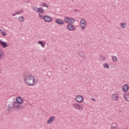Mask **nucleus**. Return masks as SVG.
Listing matches in <instances>:
<instances>
[{
  "label": "nucleus",
  "mask_w": 129,
  "mask_h": 129,
  "mask_svg": "<svg viewBox=\"0 0 129 129\" xmlns=\"http://www.w3.org/2000/svg\"><path fill=\"white\" fill-rule=\"evenodd\" d=\"M24 82L27 84V85H29L30 86H33V84L30 83L29 81L32 80V76L30 75V73H26L24 74L23 76Z\"/></svg>",
  "instance_id": "1"
},
{
  "label": "nucleus",
  "mask_w": 129,
  "mask_h": 129,
  "mask_svg": "<svg viewBox=\"0 0 129 129\" xmlns=\"http://www.w3.org/2000/svg\"><path fill=\"white\" fill-rule=\"evenodd\" d=\"M87 25V23L84 19H82L80 21V27L83 31H84L85 26Z\"/></svg>",
  "instance_id": "2"
},
{
  "label": "nucleus",
  "mask_w": 129,
  "mask_h": 129,
  "mask_svg": "<svg viewBox=\"0 0 129 129\" xmlns=\"http://www.w3.org/2000/svg\"><path fill=\"white\" fill-rule=\"evenodd\" d=\"M64 21L70 24H72L75 22V19L69 17H65Z\"/></svg>",
  "instance_id": "3"
},
{
  "label": "nucleus",
  "mask_w": 129,
  "mask_h": 129,
  "mask_svg": "<svg viewBox=\"0 0 129 129\" xmlns=\"http://www.w3.org/2000/svg\"><path fill=\"white\" fill-rule=\"evenodd\" d=\"M73 106L74 108H75V109H77V110H80V111L83 110V108L82 107V106L77 103L73 104Z\"/></svg>",
  "instance_id": "4"
},
{
  "label": "nucleus",
  "mask_w": 129,
  "mask_h": 129,
  "mask_svg": "<svg viewBox=\"0 0 129 129\" xmlns=\"http://www.w3.org/2000/svg\"><path fill=\"white\" fill-rule=\"evenodd\" d=\"M75 100H76L77 102H79L80 103H81V102H83L84 99L83 98V97L82 96L78 95L76 97Z\"/></svg>",
  "instance_id": "5"
},
{
  "label": "nucleus",
  "mask_w": 129,
  "mask_h": 129,
  "mask_svg": "<svg viewBox=\"0 0 129 129\" xmlns=\"http://www.w3.org/2000/svg\"><path fill=\"white\" fill-rule=\"evenodd\" d=\"M67 28L69 31H74L75 29V27H74V25L72 24H68L67 26Z\"/></svg>",
  "instance_id": "6"
},
{
  "label": "nucleus",
  "mask_w": 129,
  "mask_h": 129,
  "mask_svg": "<svg viewBox=\"0 0 129 129\" xmlns=\"http://www.w3.org/2000/svg\"><path fill=\"white\" fill-rule=\"evenodd\" d=\"M44 21L47 23H51L52 22V18L49 16H44Z\"/></svg>",
  "instance_id": "7"
},
{
  "label": "nucleus",
  "mask_w": 129,
  "mask_h": 129,
  "mask_svg": "<svg viewBox=\"0 0 129 129\" xmlns=\"http://www.w3.org/2000/svg\"><path fill=\"white\" fill-rule=\"evenodd\" d=\"M13 105L14 106V107H16L17 108H18L19 109H21L22 108V106L20 105V104H18L17 102H14L13 103Z\"/></svg>",
  "instance_id": "8"
},
{
  "label": "nucleus",
  "mask_w": 129,
  "mask_h": 129,
  "mask_svg": "<svg viewBox=\"0 0 129 129\" xmlns=\"http://www.w3.org/2000/svg\"><path fill=\"white\" fill-rule=\"evenodd\" d=\"M55 119V116H52L49 118V119L47 121V124H50Z\"/></svg>",
  "instance_id": "9"
},
{
  "label": "nucleus",
  "mask_w": 129,
  "mask_h": 129,
  "mask_svg": "<svg viewBox=\"0 0 129 129\" xmlns=\"http://www.w3.org/2000/svg\"><path fill=\"white\" fill-rule=\"evenodd\" d=\"M122 89L124 92H126V91L128 90V85H123L122 86Z\"/></svg>",
  "instance_id": "10"
},
{
  "label": "nucleus",
  "mask_w": 129,
  "mask_h": 129,
  "mask_svg": "<svg viewBox=\"0 0 129 129\" xmlns=\"http://www.w3.org/2000/svg\"><path fill=\"white\" fill-rule=\"evenodd\" d=\"M0 44L3 47V48H7L8 47V44L7 42H3L2 40H0Z\"/></svg>",
  "instance_id": "11"
},
{
  "label": "nucleus",
  "mask_w": 129,
  "mask_h": 129,
  "mask_svg": "<svg viewBox=\"0 0 129 129\" xmlns=\"http://www.w3.org/2000/svg\"><path fill=\"white\" fill-rule=\"evenodd\" d=\"M111 97L113 100H118V96L116 94H112Z\"/></svg>",
  "instance_id": "12"
},
{
  "label": "nucleus",
  "mask_w": 129,
  "mask_h": 129,
  "mask_svg": "<svg viewBox=\"0 0 129 129\" xmlns=\"http://www.w3.org/2000/svg\"><path fill=\"white\" fill-rule=\"evenodd\" d=\"M16 101L18 104H21V103L23 102V99H22V98L20 97H18L16 98Z\"/></svg>",
  "instance_id": "13"
},
{
  "label": "nucleus",
  "mask_w": 129,
  "mask_h": 129,
  "mask_svg": "<svg viewBox=\"0 0 129 129\" xmlns=\"http://www.w3.org/2000/svg\"><path fill=\"white\" fill-rule=\"evenodd\" d=\"M55 23L58 25H64V22L60 19H56L55 20Z\"/></svg>",
  "instance_id": "14"
},
{
  "label": "nucleus",
  "mask_w": 129,
  "mask_h": 129,
  "mask_svg": "<svg viewBox=\"0 0 129 129\" xmlns=\"http://www.w3.org/2000/svg\"><path fill=\"white\" fill-rule=\"evenodd\" d=\"M37 13H39L40 14H44V10L42 8H39Z\"/></svg>",
  "instance_id": "15"
},
{
  "label": "nucleus",
  "mask_w": 129,
  "mask_h": 129,
  "mask_svg": "<svg viewBox=\"0 0 129 129\" xmlns=\"http://www.w3.org/2000/svg\"><path fill=\"white\" fill-rule=\"evenodd\" d=\"M15 13H16V15H21V14L24 13V11L23 10H19L16 11Z\"/></svg>",
  "instance_id": "16"
},
{
  "label": "nucleus",
  "mask_w": 129,
  "mask_h": 129,
  "mask_svg": "<svg viewBox=\"0 0 129 129\" xmlns=\"http://www.w3.org/2000/svg\"><path fill=\"white\" fill-rule=\"evenodd\" d=\"M38 44H40L41 45V47H42V48H45V44H44L43 41H38Z\"/></svg>",
  "instance_id": "17"
},
{
  "label": "nucleus",
  "mask_w": 129,
  "mask_h": 129,
  "mask_svg": "<svg viewBox=\"0 0 129 129\" xmlns=\"http://www.w3.org/2000/svg\"><path fill=\"white\" fill-rule=\"evenodd\" d=\"M124 99L129 102V95L125 94L124 96Z\"/></svg>",
  "instance_id": "18"
},
{
  "label": "nucleus",
  "mask_w": 129,
  "mask_h": 129,
  "mask_svg": "<svg viewBox=\"0 0 129 129\" xmlns=\"http://www.w3.org/2000/svg\"><path fill=\"white\" fill-rule=\"evenodd\" d=\"M120 26L122 29H124L126 27V24L125 23H121Z\"/></svg>",
  "instance_id": "19"
},
{
  "label": "nucleus",
  "mask_w": 129,
  "mask_h": 129,
  "mask_svg": "<svg viewBox=\"0 0 129 129\" xmlns=\"http://www.w3.org/2000/svg\"><path fill=\"white\" fill-rule=\"evenodd\" d=\"M24 17L23 16H21L19 18V22H21V23H23V22L24 21Z\"/></svg>",
  "instance_id": "20"
},
{
  "label": "nucleus",
  "mask_w": 129,
  "mask_h": 129,
  "mask_svg": "<svg viewBox=\"0 0 129 129\" xmlns=\"http://www.w3.org/2000/svg\"><path fill=\"white\" fill-rule=\"evenodd\" d=\"M42 7H45L46 8H49V6L47 5V3H43L41 5Z\"/></svg>",
  "instance_id": "21"
},
{
  "label": "nucleus",
  "mask_w": 129,
  "mask_h": 129,
  "mask_svg": "<svg viewBox=\"0 0 129 129\" xmlns=\"http://www.w3.org/2000/svg\"><path fill=\"white\" fill-rule=\"evenodd\" d=\"M39 17L41 20H45V16L41 15L40 14H39Z\"/></svg>",
  "instance_id": "22"
},
{
  "label": "nucleus",
  "mask_w": 129,
  "mask_h": 129,
  "mask_svg": "<svg viewBox=\"0 0 129 129\" xmlns=\"http://www.w3.org/2000/svg\"><path fill=\"white\" fill-rule=\"evenodd\" d=\"M104 68H106L107 69H108L109 68V66L108 64L105 63L103 65Z\"/></svg>",
  "instance_id": "23"
},
{
  "label": "nucleus",
  "mask_w": 129,
  "mask_h": 129,
  "mask_svg": "<svg viewBox=\"0 0 129 129\" xmlns=\"http://www.w3.org/2000/svg\"><path fill=\"white\" fill-rule=\"evenodd\" d=\"M33 85H35V84H37V81L35 80V79H33Z\"/></svg>",
  "instance_id": "24"
},
{
  "label": "nucleus",
  "mask_w": 129,
  "mask_h": 129,
  "mask_svg": "<svg viewBox=\"0 0 129 129\" xmlns=\"http://www.w3.org/2000/svg\"><path fill=\"white\" fill-rule=\"evenodd\" d=\"M112 58H113V60L114 61V62H115V61L117 60V58H116V56H113Z\"/></svg>",
  "instance_id": "25"
},
{
  "label": "nucleus",
  "mask_w": 129,
  "mask_h": 129,
  "mask_svg": "<svg viewBox=\"0 0 129 129\" xmlns=\"http://www.w3.org/2000/svg\"><path fill=\"white\" fill-rule=\"evenodd\" d=\"M33 10L34 11H35V12H37V13H38V10H39V8H38L37 7H35L34 8H33Z\"/></svg>",
  "instance_id": "26"
},
{
  "label": "nucleus",
  "mask_w": 129,
  "mask_h": 129,
  "mask_svg": "<svg viewBox=\"0 0 129 129\" xmlns=\"http://www.w3.org/2000/svg\"><path fill=\"white\" fill-rule=\"evenodd\" d=\"M2 34L3 36H7V33L5 31L2 32Z\"/></svg>",
  "instance_id": "27"
},
{
  "label": "nucleus",
  "mask_w": 129,
  "mask_h": 129,
  "mask_svg": "<svg viewBox=\"0 0 129 129\" xmlns=\"http://www.w3.org/2000/svg\"><path fill=\"white\" fill-rule=\"evenodd\" d=\"M3 57V54L2 53V51H0V59H2Z\"/></svg>",
  "instance_id": "28"
},
{
  "label": "nucleus",
  "mask_w": 129,
  "mask_h": 129,
  "mask_svg": "<svg viewBox=\"0 0 129 129\" xmlns=\"http://www.w3.org/2000/svg\"><path fill=\"white\" fill-rule=\"evenodd\" d=\"M115 128H116V127H115L114 126H111V129H115Z\"/></svg>",
  "instance_id": "29"
},
{
  "label": "nucleus",
  "mask_w": 129,
  "mask_h": 129,
  "mask_svg": "<svg viewBox=\"0 0 129 129\" xmlns=\"http://www.w3.org/2000/svg\"><path fill=\"white\" fill-rule=\"evenodd\" d=\"M12 16L15 17V16H17V14H16V13L14 12V13L12 14Z\"/></svg>",
  "instance_id": "30"
},
{
  "label": "nucleus",
  "mask_w": 129,
  "mask_h": 129,
  "mask_svg": "<svg viewBox=\"0 0 129 129\" xmlns=\"http://www.w3.org/2000/svg\"><path fill=\"white\" fill-rule=\"evenodd\" d=\"M11 108H12V107H10V108H8L7 109V110H8V111H10V109H11Z\"/></svg>",
  "instance_id": "31"
},
{
  "label": "nucleus",
  "mask_w": 129,
  "mask_h": 129,
  "mask_svg": "<svg viewBox=\"0 0 129 129\" xmlns=\"http://www.w3.org/2000/svg\"><path fill=\"white\" fill-rule=\"evenodd\" d=\"M47 74H51V72H48Z\"/></svg>",
  "instance_id": "32"
},
{
  "label": "nucleus",
  "mask_w": 129,
  "mask_h": 129,
  "mask_svg": "<svg viewBox=\"0 0 129 129\" xmlns=\"http://www.w3.org/2000/svg\"><path fill=\"white\" fill-rule=\"evenodd\" d=\"M92 100H93V101H95V99L92 98Z\"/></svg>",
  "instance_id": "33"
},
{
  "label": "nucleus",
  "mask_w": 129,
  "mask_h": 129,
  "mask_svg": "<svg viewBox=\"0 0 129 129\" xmlns=\"http://www.w3.org/2000/svg\"><path fill=\"white\" fill-rule=\"evenodd\" d=\"M126 94L127 95H129V92H127Z\"/></svg>",
  "instance_id": "34"
},
{
  "label": "nucleus",
  "mask_w": 129,
  "mask_h": 129,
  "mask_svg": "<svg viewBox=\"0 0 129 129\" xmlns=\"http://www.w3.org/2000/svg\"><path fill=\"white\" fill-rule=\"evenodd\" d=\"M8 108H10V107H10V105H8Z\"/></svg>",
  "instance_id": "35"
},
{
  "label": "nucleus",
  "mask_w": 129,
  "mask_h": 129,
  "mask_svg": "<svg viewBox=\"0 0 129 129\" xmlns=\"http://www.w3.org/2000/svg\"><path fill=\"white\" fill-rule=\"evenodd\" d=\"M74 12H77V10H75Z\"/></svg>",
  "instance_id": "36"
},
{
  "label": "nucleus",
  "mask_w": 129,
  "mask_h": 129,
  "mask_svg": "<svg viewBox=\"0 0 129 129\" xmlns=\"http://www.w3.org/2000/svg\"><path fill=\"white\" fill-rule=\"evenodd\" d=\"M66 70H67L68 69H67V68H66Z\"/></svg>",
  "instance_id": "37"
}]
</instances>
